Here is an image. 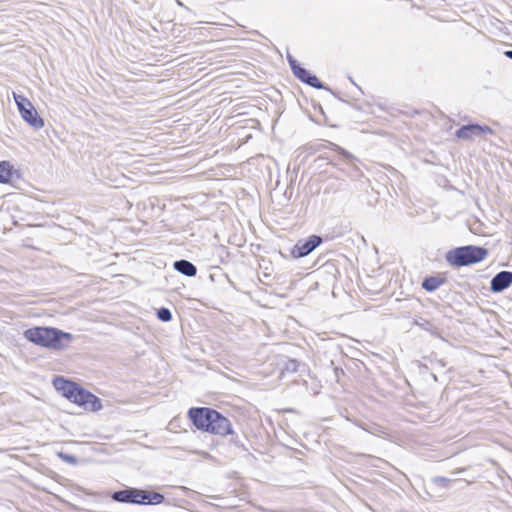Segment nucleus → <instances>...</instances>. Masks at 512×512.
I'll return each mask as SVG.
<instances>
[{
	"mask_svg": "<svg viewBox=\"0 0 512 512\" xmlns=\"http://www.w3.org/2000/svg\"><path fill=\"white\" fill-rule=\"evenodd\" d=\"M437 365H439L440 367L444 368L445 367V363L443 360H438L437 362Z\"/></svg>",
	"mask_w": 512,
	"mask_h": 512,
	"instance_id": "obj_24",
	"label": "nucleus"
},
{
	"mask_svg": "<svg viewBox=\"0 0 512 512\" xmlns=\"http://www.w3.org/2000/svg\"><path fill=\"white\" fill-rule=\"evenodd\" d=\"M177 5L183 6V3L180 0H176Z\"/></svg>",
	"mask_w": 512,
	"mask_h": 512,
	"instance_id": "obj_25",
	"label": "nucleus"
},
{
	"mask_svg": "<svg viewBox=\"0 0 512 512\" xmlns=\"http://www.w3.org/2000/svg\"><path fill=\"white\" fill-rule=\"evenodd\" d=\"M188 417L198 430L221 437L230 435L231 444L244 448L231 421L219 411L210 407H192L188 411Z\"/></svg>",
	"mask_w": 512,
	"mask_h": 512,
	"instance_id": "obj_1",
	"label": "nucleus"
},
{
	"mask_svg": "<svg viewBox=\"0 0 512 512\" xmlns=\"http://www.w3.org/2000/svg\"><path fill=\"white\" fill-rule=\"evenodd\" d=\"M13 97L23 120L33 128L41 129L44 126V120L39 116L33 104L22 95L13 93Z\"/></svg>",
	"mask_w": 512,
	"mask_h": 512,
	"instance_id": "obj_5",
	"label": "nucleus"
},
{
	"mask_svg": "<svg viewBox=\"0 0 512 512\" xmlns=\"http://www.w3.org/2000/svg\"><path fill=\"white\" fill-rule=\"evenodd\" d=\"M173 267L177 272L188 277H193L197 273L196 266L188 260H177L174 262Z\"/></svg>",
	"mask_w": 512,
	"mask_h": 512,
	"instance_id": "obj_13",
	"label": "nucleus"
},
{
	"mask_svg": "<svg viewBox=\"0 0 512 512\" xmlns=\"http://www.w3.org/2000/svg\"><path fill=\"white\" fill-rule=\"evenodd\" d=\"M512 284V272L501 271L491 280V290L493 292H502Z\"/></svg>",
	"mask_w": 512,
	"mask_h": 512,
	"instance_id": "obj_9",
	"label": "nucleus"
},
{
	"mask_svg": "<svg viewBox=\"0 0 512 512\" xmlns=\"http://www.w3.org/2000/svg\"><path fill=\"white\" fill-rule=\"evenodd\" d=\"M505 56L508 57L509 59H512V50H508V51H505Z\"/></svg>",
	"mask_w": 512,
	"mask_h": 512,
	"instance_id": "obj_23",
	"label": "nucleus"
},
{
	"mask_svg": "<svg viewBox=\"0 0 512 512\" xmlns=\"http://www.w3.org/2000/svg\"><path fill=\"white\" fill-rule=\"evenodd\" d=\"M140 493L141 489L139 488L127 487L122 490L114 491L111 498L119 503L137 504Z\"/></svg>",
	"mask_w": 512,
	"mask_h": 512,
	"instance_id": "obj_8",
	"label": "nucleus"
},
{
	"mask_svg": "<svg viewBox=\"0 0 512 512\" xmlns=\"http://www.w3.org/2000/svg\"><path fill=\"white\" fill-rule=\"evenodd\" d=\"M24 337L34 345L51 351H63L74 340L71 333L49 326L29 328L24 331Z\"/></svg>",
	"mask_w": 512,
	"mask_h": 512,
	"instance_id": "obj_2",
	"label": "nucleus"
},
{
	"mask_svg": "<svg viewBox=\"0 0 512 512\" xmlns=\"http://www.w3.org/2000/svg\"><path fill=\"white\" fill-rule=\"evenodd\" d=\"M330 145L335 151H338L346 161H352L355 159V157L351 153L341 148L340 146L333 143H330Z\"/></svg>",
	"mask_w": 512,
	"mask_h": 512,
	"instance_id": "obj_17",
	"label": "nucleus"
},
{
	"mask_svg": "<svg viewBox=\"0 0 512 512\" xmlns=\"http://www.w3.org/2000/svg\"><path fill=\"white\" fill-rule=\"evenodd\" d=\"M433 482L440 487L446 488L448 483L450 482V479L437 476L433 478Z\"/></svg>",
	"mask_w": 512,
	"mask_h": 512,
	"instance_id": "obj_21",
	"label": "nucleus"
},
{
	"mask_svg": "<svg viewBox=\"0 0 512 512\" xmlns=\"http://www.w3.org/2000/svg\"><path fill=\"white\" fill-rule=\"evenodd\" d=\"M288 61H289V64H290L293 74L296 73L297 70L301 68V66L297 63V61L292 56H288Z\"/></svg>",
	"mask_w": 512,
	"mask_h": 512,
	"instance_id": "obj_22",
	"label": "nucleus"
},
{
	"mask_svg": "<svg viewBox=\"0 0 512 512\" xmlns=\"http://www.w3.org/2000/svg\"><path fill=\"white\" fill-rule=\"evenodd\" d=\"M11 178V166L9 162H0V183H7Z\"/></svg>",
	"mask_w": 512,
	"mask_h": 512,
	"instance_id": "obj_15",
	"label": "nucleus"
},
{
	"mask_svg": "<svg viewBox=\"0 0 512 512\" xmlns=\"http://www.w3.org/2000/svg\"><path fill=\"white\" fill-rule=\"evenodd\" d=\"M157 317L158 320H171L172 315L169 309L163 307L157 311Z\"/></svg>",
	"mask_w": 512,
	"mask_h": 512,
	"instance_id": "obj_18",
	"label": "nucleus"
},
{
	"mask_svg": "<svg viewBox=\"0 0 512 512\" xmlns=\"http://www.w3.org/2000/svg\"><path fill=\"white\" fill-rule=\"evenodd\" d=\"M277 365L280 370L279 377L284 378L286 375L296 373L300 363L296 359H290L286 356H279L277 358Z\"/></svg>",
	"mask_w": 512,
	"mask_h": 512,
	"instance_id": "obj_10",
	"label": "nucleus"
},
{
	"mask_svg": "<svg viewBox=\"0 0 512 512\" xmlns=\"http://www.w3.org/2000/svg\"><path fill=\"white\" fill-rule=\"evenodd\" d=\"M53 386L63 397L85 410L97 412L102 409L100 398L74 381L57 376L53 380Z\"/></svg>",
	"mask_w": 512,
	"mask_h": 512,
	"instance_id": "obj_3",
	"label": "nucleus"
},
{
	"mask_svg": "<svg viewBox=\"0 0 512 512\" xmlns=\"http://www.w3.org/2000/svg\"><path fill=\"white\" fill-rule=\"evenodd\" d=\"M494 131L486 125L468 124L464 125L456 131V136L459 139L470 140L475 137H484L487 134H493Z\"/></svg>",
	"mask_w": 512,
	"mask_h": 512,
	"instance_id": "obj_7",
	"label": "nucleus"
},
{
	"mask_svg": "<svg viewBox=\"0 0 512 512\" xmlns=\"http://www.w3.org/2000/svg\"><path fill=\"white\" fill-rule=\"evenodd\" d=\"M294 75L299 78L302 82L310 85L313 88L316 89H322L323 84L320 82V80L313 74H311L309 71H307L305 68L301 67L297 70Z\"/></svg>",
	"mask_w": 512,
	"mask_h": 512,
	"instance_id": "obj_12",
	"label": "nucleus"
},
{
	"mask_svg": "<svg viewBox=\"0 0 512 512\" xmlns=\"http://www.w3.org/2000/svg\"><path fill=\"white\" fill-rule=\"evenodd\" d=\"M322 243V238L311 235L307 240H299L291 250L293 258H302L313 252Z\"/></svg>",
	"mask_w": 512,
	"mask_h": 512,
	"instance_id": "obj_6",
	"label": "nucleus"
},
{
	"mask_svg": "<svg viewBox=\"0 0 512 512\" xmlns=\"http://www.w3.org/2000/svg\"><path fill=\"white\" fill-rule=\"evenodd\" d=\"M443 284V280L439 277H428L424 279L422 287L427 291H435Z\"/></svg>",
	"mask_w": 512,
	"mask_h": 512,
	"instance_id": "obj_14",
	"label": "nucleus"
},
{
	"mask_svg": "<svg viewBox=\"0 0 512 512\" xmlns=\"http://www.w3.org/2000/svg\"><path fill=\"white\" fill-rule=\"evenodd\" d=\"M353 423L371 434H377L380 431V426L368 427L357 421H353Z\"/></svg>",
	"mask_w": 512,
	"mask_h": 512,
	"instance_id": "obj_20",
	"label": "nucleus"
},
{
	"mask_svg": "<svg viewBox=\"0 0 512 512\" xmlns=\"http://www.w3.org/2000/svg\"><path fill=\"white\" fill-rule=\"evenodd\" d=\"M487 255L488 251L485 248L468 245L450 250L446 260L452 266L462 267L481 262Z\"/></svg>",
	"mask_w": 512,
	"mask_h": 512,
	"instance_id": "obj_4",
	"label": "nucleus"
},
{
	"mask_svg": "<svg viewBox=\"0 0 512 512\" xmlns=\"http://www.w3.org/2000/svg\"><path fill=\"white\" fill-rule=\"evenodd\" d=\"M164 500V495L159 492L141 489L137 505H158L163 503Z\"/></svg>",
	"mask_w": 512,
	"mask_h": 512,
	"instance_id": "obj_11",
	"label": "nucleus"
},
{
	"mask_svg": "<svg viewBox=\"0 0 512 512\" xmlns=\"http://www.w3.org/2000/svg\"><path fill=\"white\" fill-rule=\"evenodd\" d=\"M58 457L60 459H62L63 461L67 462V463H70V464H76L77 463V458L74 456V455H71V454H67V453H64V452H59L58 454Z\"/></svg>",
	"mask_w": 512,
	"mask_h": 512,
	"instance_id": "obj_19",
	"label": "nucleus"
},
{
	"mask_svg": "<svg viewBox=\"0 0 512 512\" xmlns=\"http://www.w3.org/2000/svg\"><path fill=\"white\" fill-rule=\"evenodd\" d=\"M416 324H419V322H415ZM420 327L428 332H430L432 335H435L441 339H444L443 335L439 333L436 328L433 325V322L427 321L420 323Z\"/></svg>",
	"mask_w": 512,
	"mask_h": 512,
	"instance_id": "obj_16",
	"label": "nucleus"
}]
</instances>
